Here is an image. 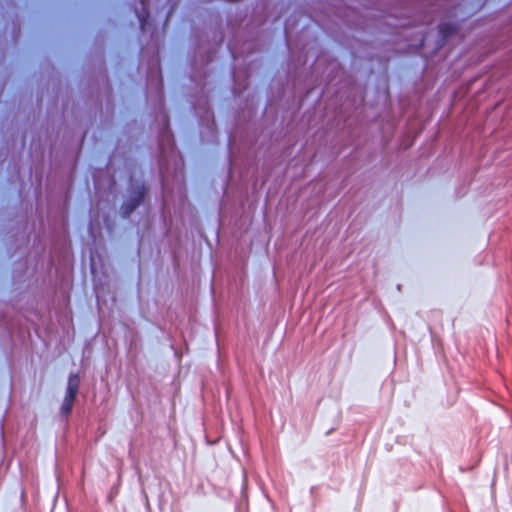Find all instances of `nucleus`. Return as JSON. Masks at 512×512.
<instances>
[{
	"label": "nucleus",
	"mask_w": 512,
	"mask_h": 512,
	"mask_svg": "<svg viewBox=\"0 0 512 512\" xmlns=\"http://www.w3.org/2000/svg\"><path fill=\"white\" fill-rule=\"evenodd\" d=\"M79 385H80L79 376L77 374L70 375V377L68 379L66 395L64 397V401L61 406V413L63 415H68L71 412L72 407L75 402V399H76V396H77V393H78Z\"/></svg>",
	"instance_id": "1"
},
{
	"label": "nucleus",
	"mask_w": 512,
	"mask_h": 512,
	"mask_svg": "<svg viewBox=\"0 0 512 512\" xmlns=\"http://www.w3.org/2000/svg\"><path fill=\"white\" fill-rule=\"evenodd\" d=\"M143 197H144V190H143V188H141L137 191V195H136L135 199H133V201L131 203L125 204V206H124L125 214L126 215L130 214L135 209V207L140 203V201L143 199Z\"/></svg>",
	"instance_id": "2"
},
{
	"label": "nucleus",
	"mask_w": 512,
	"mask_h": 512,
	"mask_svg": "<svg viewBox=\"0 0 512 512\" xmlns=\"http://www.w3.org/2000/svg\"><path fill=\"white\" fill-rule=\"evenodd\" d=\"M147 17L148 16H144V15H139L138 18H139V21L141 23V27L143 30L146 29V26L148 24V21H147Z\"/></svg>",
	"instance_id": "3"
},
{
	"label": "nucleus",
	"mask_w": 512,
	"mask_h": 512,
	"mask_svg": "<svg viewBox=\"0 0 512 512\" xmlns=\"http://www.w3.org/2000/svg\"><path fill=\"white\" fill-rule=\"evenodd\" d=\"M141 2L144 4V0H141Z\"/></svg>",
	"instance_id": "4"
}]
</instances>
